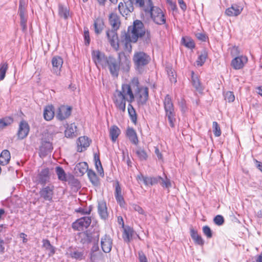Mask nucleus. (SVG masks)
<instances>
[{
  "mask_svg": "<svg viewBox=\"0 0 262 262\" xmlns=\"http://www.w3.org/2000/svg\"><path fill=\"white\" fill-rule=\"evenodd\" d=\"M139 82L138 79L136 77L133 78L129 84H122V91H121V92L124 95V96L125 95L129 96V99H127V100L129 102L132 103L134 100L135 96L133 92L135 94L137 90H139Z\"/></svg>",
  "mask_w": 262,
  "mask_h": 262,
  "instance_id": "obj_4",
  "label": "nucleus"
},
{
  "mask_svg": "<svg viewBox=\"0 0 262 262\" xmlns=\"http://www.w3.org/2000/svg\"><path fill=\"white\" fill-rule=\"evenodd\" d=\"M99 235L98 233H90L88 231L82 232L79 234L80 242L83 244L95 243L99 241Z\"/></svg>",
  "mask_w": 262,
  "mask_h": 262,
  "instance_id": "obj_8",
  "label": "nucleus"
},
{
  "mask_svg": "<svg viewBox=\"0 0 262 262\" xmlns=\"http://www.w3.org/2000/svg\"><path fill=\"white\" fill-rule=\"evenodd\" d=\"M52 64L53 66V72L57 75L60 74L61 68L63 64L62 58L58 56H54L52 59Z\"/></svg>",
  "mask_w": 262,
  "mask_h": 262,
  "instance_id": "obj_20",
  "label": "nucleus"
},
{
  "mask_svg": "<svg viewBox=\"0 0 262 262\" xmlns=\"http://www.w3.org/2000/svg\"><path fill=\"white\" fill-rule=\"evenodd\" d=\"M25 3L23 0L19 1V15L25 14Z\"/></svg>",
  "mask_w": 262,
  "mask_h": 262,
  "instance_id": "obj_61",
  "label": "nucleus"
},
{
  "mask_svg": "<svg viewBox=\"0 0 262 262\" xmlns=\"http://www.w3.org/2000/svg\"><path fill=\"white\" fill-rule=\"evenodd\" d=\"M20 17V26L22 28L23 31H25L27 28L26 23L27 19L25 16V14L19 15Z\"/></svg>",
  "mask_w": 262,
  "mask_h": 262,
  "instance_id": "obj_59",
  "label": "nucleus"
},
{
  "mask_svg": "<svg viewBox=\"0 0 262 262\" xmlns=\"http://www.w3.org/2000/svg\"><path fill=\"white\" fill-rule=\"evenodd\" d=\"M90 141L87 137L83 136L78 138L77 142V151L82 152L83 148L85 149L90 145Z\"/></svg>",
  "mask_w": 262,
  "mask_h": 262,
  "instance_id": "obj_25",
  "label": "nucleus"
},
{
  "mask_svg": "<svg viewBox=\"0 0 262 262\" xmlns=\"http://www.w3.org/2000/svg\"><path fill=\"white\" fill-rule=\"evenodd\" d=\"M225 99L229 102H232L234 101L235 97L233 92L230 91L227 92L225 95Z\"/></svg>",
  "mask_w": 262,
  "mask_h": 262,
  "instance_id": "obj_57",
  "label": "nucleus"
},
{
  "mask_svg": "<svg viewBox=\"0 0 262 262\" xmlns=\"http://www.w3.org/2000/svg\"><path fill=\"white\" fill-rule=\"evenodd\" d=\"M67 137H73L77 136V126L74 123L68 125L64 132Z\"/></svg>",
  "mask_w": 262,
  "mask_h": 262,
  "instance_id": "obj_33",
  "label": "nucleus"
},
{
  "mask_svg": "<svg viewBox=\"0 0 262 262\" xmlns=\"http://www.w3.org/2000/svg\"><path fill=\"white\" fill-rule=\"evenodd\" d=\"M55 171L59 180L61 181H67V174L62 167L60 166L56 167L55 168Z\"/></svg>",
  "mask_w": 262,
  "mask_h": 262,
  "instance_id": "obj_41",
  "label": "nucleus"
},
{
  "mask_svg": "<svg viewBox=\"0 0 262 262\" xmlns=\"http://www.w3.org/2000/svg\"><path fill=\"white\" fill-rule=\"evenodd\" d=\"M94 160L95 162V167L97 170L98 172L100 174L103 176V169L101 165V161L100 160L99 155L96 154L94 155Z\"/></svg>",
  "mask_w": 262,
  "mask_h": 262,
  "instance_id": "obj_43",
  "label": "nucleus"
},
{
  "mask_svg": "<svg viewBox=\"0 0 262 262\" xmlns=\"http://www.w3.org/2000/svg\"><path fill=\"white\" fill-rule=\"evenodd\" d=\"M132 209L134 211L138 212V213L140 214L144 215L145 216H146V214H145V211H144V210L142 209V208L141 207H140L138 205L133 204L132 205Z\"/></svg>",
  "mask_w": 262,
  "mask_h": 262,
  "instance_id": "obj_56",
  "label": "nucleus"
},
{
  "mask_svg": "<svg viewBox=\"0 0 262 262\" xmlns=\"http://www.w3.org/2000/svg\"><path fill=\"white\" fill-rule=\"evenodd\" d=\"M87 172L90 181L93 184L97 185L98 182V180L95 172L92 169H88Z\"/></svg>",
  "mask_w": 262,
  "mask_h": 262,
  "instance_id": "obj_47",
  "label": "nucleus"
},
{
  "mask_svg": "<svg viewBox=\"0 0 262 262\" xmlns=\"http://www.w3.org/2000/svg\"><path fill=\"white\" fill-rule=\"evenodd\" d=\"M160 184L164 187L169 188L171 187V182L169 179L166 178L165 180L162 178L161 180Z\"/></svg>",
  "mask_w": 262,
  "mask_h": 262,
  "instance_id": "obj_58",
  "label": "nucleus"
},
{
  "mask_svg": "<svg viewBox=\"0 0 262 262\" xmlns=\"http://www.w3.org/2000/svg\"><path fill=\"white\" fill-rule=\"evenodd\" d=\"M54 186H47L42 188L39 191V194L41 198L45 200L52 202L53 196Z\"/></svg>",
  "mask_w": 262,
  "mask_h": 262,
  "instance_id": "obj_15",
  "label": "nucleus"
},
{
  "mask_svg": "<svg viewBox=\"0 0 262 262\" xmlns=\"http://www.w3.org/2000/svg\"><path fill=\"white\" fill-rule=\"evenodd\" d=\"M136 153L140 160L145 161L147 160L148 156L144 149L140 148L137 150Z\"/></svg>",
  "mask_w": 262,
  "mask_h": 262,
  "instance_id": "obj_50",
  "label": "nucleus"
},
{
  "mask_svg": "<svg viewBox=\"0 0 262 262\" xmlns=\"http://www.w3.org/2000/svg\"><path fill=\"white\" fill-rule=\"evenodd\" d=\"M101 252L98 246V242L93 243V246L91 249L90 253V259L92 261L96 260L99 256Z\"/></svg>",
  "mask_w": 262,
  "mask_h": 262,
  "instance_id": "obj_26",
  "label": "nucleus"
},
{
  "mask_svg": "<svg viewBox=\"0 0 262 262\" xmlns=\"http://www.w3.org/2000/svg\"><path fill=\"white\" fill-rule=\"evenodd\" d=\"M120 41L123 43L124 49L128 52H130L132 48L130 43H136L137 41H133V38L130 36V35L124 31L121 33Z\"/></svg>",
  "mask_w": 262,
  "mask_h": 262,
  "instance_id": "obj_13",
  "label": "nucleus"
},
{
  "mask_svg": "<svg viewBox=\"0 0 262 262\" xmlns=\"http://www.w3.org/2000/svg\"><path fill=\"white\" fill-rule=\"evenodd\" d=\"M118 10L120 13L124 17H127L134 11V6L129 0L126 2H120L118 4Z\"/></svg>",
  "mask_w": 262,
  "mask_h": 262,
  "instance_id": "obj_11",
  "label": "nucleus"
},
{
  "mask_svg": "<svg viewBox=\"0 0 262 262\" xmlns=\"http://www.w3.org/2000/svg\"><path fill=\"white\" fill-rule=\"evenodd\" d=\"M127 110H128V114L129 115V117H130V118L132 121L135 124H136L137 120V114H136L135 110L133 107V105L130 104H128Z\"/></svg>",
  "mask_w": 262,
  "mask_h": 262,
  "instance_id": "obj_42",
  "label": "nucleus"
},
{
  "mask_svg": "<svg viewBox=\"0 0 262 262\" xmlns=\"http://www.w3.org/2000/svg\"><path fill=\"white\" fill-rule=\"evenodd\" d=\"M91 218L88 216L81 217L72 224L74 229L78 231L83 230L86 229L91 224Z\"/></svg>",
  "mask_w": 262,
  "mask_h": 262,
  "instance_id": "obj_9",
  "label": "nucleus"
},
{
  "mask_svg": "<svg viewBox=\"0 0 262 262\" xmlns=\"http://www.w3.org/2000/svg\"><path fill=\"white\" fill-rule=\"evenodd\" d=\"M151 32L148 29H146L142 36L139 37V38L142 40L143 43L146 45H149L151 42Z\"/></svg>",
  "mask_w": 262,
  "mask_h": 262,
  "instance_id": "obj_44",
  "label": "nucleus"
},
{
  "mask_svg": "<svg viewBox=\"0 0 262 262\" xmlns=\"http://www.w3.org/2000/svg\"><path fill=\"white\" fill-rule=\"evenodd\" d=\"M98 211L101 218L105 220L108 217L107 209L106 203L104 201H100L98 204Z\"/></svg>",
  "mask_w": 262,
  "mask_h": 262,
  "instance_id": "obj_24",
  "label": "nucleus"
},
{
  "mask_svg": "<svg viewBox=\"0 0 262 262\" xmlns=\"http://www.w3.org/2000/svg\"><path fill=\"white\" fill-rule=\"evenodd\" d=\"M126 135L133 144L137 145L138 143L137 135L133 128L128 127L126 130Z\"/></svg>",
  "mask_w": 262,
  "mask_h": 262,
  "instance_id": "obj_28",
  "label": "nucleus"
},
{
  "mask_svg": "<svg viewBox=\"0 0 262 262\" xmlns=\"http://www.w3.org/2000/svg\"><path fill=\"white\" fill-rule=\"evenodd\" d=\"M191 82L192 85L195 88V90L199 93H202L204 89L202 86L197 75H195L193 71L191 72Z\"/></svg>",
  "mask_w": 262,
  "mask_h": 262,
  "instance_id": "obj_29",
  "label": "nucleus"
},
{
  "mask_svg": "<svg viewBox=\"0 0 262 262\" xmlns=\"http://www.w3.org/2000/svg\"><path fill=\"white\" fill-rule=\"evenodd\" d=\"M132 6L135 5L136 7H139L144 12L147 8L151 5L152 2V0H129Z\"/></svg>",
  "mask_w": 262,
  "mask_h": 262,
  "instance_id": "obj_23",
  "label": "nucleus"
},
{
  "mask_svg": "<svg viewBox=\"0 0 262 262\" xmlns=\"http://www.w3.org/2000/svg\"><path fill=\"white\" fill-rule=\"evenodd\" d=\"M115 198L118 202L119 203L120 205L122 206L125 204L124 199L122 194L115 195Z\"/></svg>",
  "mask_w": 262,
  "mask_h": 262,
  "instance_id": "obj_63",
  "label": "nucleus"
},
{
  "mask_svg": "<svg viewBox=\"0 0 262 262\" xmlns=\"http://www.w3.org/2000/svg\"><path fill=\"white\" fill-rule=\"evenodd\" d=\"M109 21L113 28L116 30L120 26V21L119 17L115 13H112L109 17Z\"/></svg>",
  "mask_w": 262,
  "mask_h": 262,
  "instance_id": "obj_31",
  "label": "nucleus"
},
{
  "mask_svg": "<svg viewBox=\"0 0 262 262\" xmlns=\"http://www.w3.org/2000/svg\"><path fill=\"white\" fill-rule=\"evenodd\" d=\"M54 115V107L52 105L46 106L43 112V116L45 119L48 121L51 120L53 118Z\"/></svg>",
  "mask_w": 262,
  "mask_h": 262,
  "instance_id": "obj_37",
  "label": "nucleus"
},
{
  "mask_svg": "<svg viewBox=\"0 0 262 262\" xmlns=\"http://www.w3.org/2000/svg\"><path fill=\"white\" fill-rule=\"evenodd\" d=\"M242 10L243 8L241 7L234 4L227 9L225 13L227 15L229 16H237L241 13Z\"/></svg>",
  "mask_w": 262,
  "mask_h": 262,
  "instance_id": "obj_27",
  "label": "nucleus"
},
{
  "mask_svg": "<svg viewBox=\"0 0 262 262\" xmlns=\"http://www.w3.org/2000/svg\"><path fill=\"white\" fill-rule=\"evenodd\" d=\"M13 122V119L11 117H6L0 119V129H3L6 127L11 124Z\"/></svg>",
  "mask_w": 262,
  "mask_h": 262,
  "instance_id": "obj_40",
  "label": "nucleus"
},
{
  "mask_svg": "<svg viewBox=\"0 0 262 262\" xmlns=\"http://www.w3.org/2000/svg\"><path fill=\"white\" fill-rule=\"evenodd\" d=\"M124 55V59L121 61V53L118 54V58L116 59L113 56H108V60L106 63V68H107L111 75L118 77L119 73L121 69L124 72H128L130 69V60Z\"/></svg>",
  "mask_w": 262,
  "mask_h": 262,
  "instance_id": "obj_1",
  "label": "nucleus"
},
{
  "mask_svg": "<svg viewBox=\"0 0 262 262\" xmlns=\"http://www.w3.org/2000/svg\"><path fill=\"white\" fill-rule=\"evenodd\" d=\"M53 149V146L52 143L50 142V139H42L41 145L40 146V152L44 155L50 152Z\"/></svg>",
  "mask_w": 262,
  "mask_h": 262,
  "instance_id": "obj_22",
  "label": "nucleus"
},
{
  "mask_svg": "<svg viewBox=\"0 0 262 262\" xmlns=\"http://www.w3.org/2000/svg\"><path fill=\"white\" fill-rule=\"evenodd\" d=\"M42 247L49 251L48 255L49 256H52L55 252V247L51 244L50 241L47 239L42 240Z\"/></svg>",
  "mask_w": 262,
  "mask_h": 262,
  "instance_id": "obj_36",
  "label": "nucleus"
},
{
  "mask_svg": "<svg viewBox=\"0 0 262 262\" xmlns=\"http://www.w3.org/2000/svg\"><path fill=\"white\" fill-rule=\"evenodd\" d=\"M10 153L8 150H4L0 155V164L2 165H7L10 160Z\"/></svg>",
  "mask_w": 262,
  "mask_h": 262,
  "instance_id": "obj_34",
  "label": "nucleus"
},
{
  "mask_svg": "<svg viewBox=\"0 0 262 262\" xmlns=\"http://www.w3.org/2000/svg\"><path fill=\"white\" fill-rule=\"evenodd\" d=\"M145 12L149 13L153 21L157 25H162L166 22V18L163 11L160 8L154 6L152 2L147 8Z\"/></svg>",
  "mask_w": 262,
  "mask_h": 262,
  "instance_id": "obj_2",
  "label": "nucleus"
},
{
  "mask_svg": "<svg viewBox=\"0 0 262 262\" xmlns=\"http://www.w3.org/2000/svg\"><path fill=\"white\" fill-rule=\"evenodd\" d=\"M138 99V103L140 104L144 105L146 103L148 97V89L147 87L140 88L139 86V90L135 95Z\"/></svg>",
  "mask_w": 262,
  "mask_h": 262,
  "instance_id": "obj_12",
  "label": "nucleus"
},
{
  "mask_svg": "<svg viewBox=\"0 0 262 262\" xmlns=\"http://www.w3.org/2000/svg\"><path fill=\"white\" fill-rule=\"evenodd\" d=\"M203 232L207 238H210L212 237V231L209 226H204L203 227Z\"/></svg>",
  "mask_w": 262,
  "mask_h": 262,
  "instance_id": "obj_54",
  "label": "nucleus"
},
{
  "mask_svg": "<svg viewBox=\"0 0 262 262\" xmlns=\"http://www.w3.org/2000/svg\"><path fill=\"white\" fill-rule=\"evenodd\" d=\"M104 22L103 19L98 17L94 21V26L96 34H100L104 29Z\"/></svg>",
  "mask_w": 262,
  "mask_h": 262,
  "instance_id": "obj_35",
  "label": "nucleus"
},
{
  "mask_svg": "<svg viewBox=\"0 0 262 262\" xmlns=\"http://www.w3.org/2000/svg\"><path fill=\"white\" fill-rule=\"evenodd\" d=\"M248 58L246 56H238L232 59L231 66L235 70H239L244 67V64L247 62Z\"/></svg>",
  "mask_w": 262,
  "mask_h": 262,
  "instance_id": "obj_21",
  "label": "nucleus"
},
{
  "mask_svg": "<svg viewBox=\"0 0 262 262\" xmlns=\"http://www.w3.org/2000/svg\"><path fill=\"white\" fill-rule=\"evenodd\" d=\"M146 30L143 23L141 20L137 19L134 21L133 25L128 27L126 33H128L130 35L133 41H138Z\"/></svg>",
  "mask_w": 262,
  "mask_h": 262,
  "instance_id": "obj_5",
  "label": "nucleus"
},
{
  "mask_svg": "<svg viewBox=\"0 0 262 262\" xmlns=\"http://www.w3.org/2000/svg\"><path fill=\"white\" fill-rule=\"evenodd\" d=\"M138 254L140 262H147V258L142 252H139Z\"/></svg>",
  "mask_w": 262,
  "mask_h": 262,
  "instance_id": "obj_64",
  "label": "nucleus"
},
{
  "mask_svg": "<svg viewBox=\"0 0 262 262\" xmlns=\"http://www.w3.org/2000/svg\"><path fill=\"white\" fill-rule=\"evenodd\" d=\"M71 107L61 106L58 109L56 117L60 120H64L71 115Z\"/></svg>",
  "mask_w": 262,
  "mask_h": 262,
  "instance_id": "obj_18",
  "label": "nucleus"
},
{
  "mask_svg": "<svg viewBox=\"0 0 262 262\" xmlns=\"http://www.w3.org/2000/svg\"><path fill=\"white\" fill-rule=\"evenodd\" d=\"M166 71L169 78V80L171 82L176 83L177 82L176 74L174 70L171 67H167Z\"/></svg>",
  "mask_w": 262,
  "mask_h": 262,
  "instance_id": "obj_46",
  "label": "nucleus"
},
{
  "mask_svg": "<svg viewBox=\"0 0 262 262\" xmlns=\"http://www.w3.org/2000/svg\"><path fill=\"white\" fill-rule=\"evenodd\" d=\"M88 169V165L84 162L78 163L74 168L76 173L80 176H83Z\"/></svg>",
  "mask_w": 262,
  "mask_h": 262,
  "instance_id": "obj_30",
  "label": "nucleus"
},
{
  "mask_svg": "<svg viewBox=\"0 0 262 262\" xmlns=\"http://www.w3.org/2000/svg\"><path fill=\"white\" fill-rule=\"evenodd\" d=\"M182 43L185 47L190 49L193 48L195 46L193 40L187 37L182 38Z\"/></svg>",
  "mask_w": 262,
  "mask_h": 262,
  "instance_id": "obj_49",
  "label": "nucleus"
},
{
  "mask_svg": "<svg viewBox=\"0 0 262 262\" xmlns=\"http://www.w3.org/2000/svg\"><path fill=\"white\" fill-rule=\"evenodd\" d=\"M133 60L136 69L140 73H142L143 72L144 67L150 61V57L144 52L140 51L135 53Z\"/></svg>",
  "mask_w": 262,
  "mask_h": 262,
  "instance_id": "obj_3",
  "label": "nucleus"
},
{
  "mask_svg": "<svg viewBox=\"0 0 262 262\" xmlns=\"http://www.w3.org/2000/svg\"><path fill=\"white\" fill-rule=\"evenodd\" d=\"M92 210V207L90 206L89 209L87 208H79L77 212H80L83 214H90Z\"/></svg>",
  "mask_w": 262,
  "mask_h": 262,
  "instance_id": "obj_62",
  "label": "nucleus"
},
{
  "mask_svg": "<svg viewBox=\"0 0 262 262\" xmlns=\"http://www.w3.org/2000/svg\"><path fill=\"white\" fill-rule=\"evenodd\" d=\"M113 240L109 235H105L101 239V246L104 253H109L112 249Z\"/></svg>",
  "mask_w": 262,
  "mask_h": 262,
  "instance_id": "obj_17",
  "label": "nucleus"
},
{
  "mask_svg": "<svg viewBox=\"0 0 262 262\" xmlns=\"http://www.w3.org/2000/svg\"><path fill=\"white\" fill-rule=\"evenodd\" d=\"M214 223L218 226L222 225L224 223V219L221 215H217L213 219Z\"/></svg>",
  "mask_w": 262,
  "mask_h": 262,
  "instance_id": "obj_55",
  "label": "nucleus"
},
{
  "mask_svg": "<svg viewBox=\"0 0 262 262\" xmlns=\"http://www.w3.org/2000/svg\"><path fill=\"white\" fill-rule=\"evenodd\" d=\"M106 35L111 46L115 50H118L119 48V44L118 42V35L116 31L113 30L107 31L106 32Z\"/></svg>",
  "mask_w": 262,
  "mask_h": 262,
  "instance_id": "obj_19",
  "label": "nucleus"
},
{
  "mask_svg": "<svg viewBox=\"0 0 262 262\" xmlns=\"http://www.w3.org/2000/svg\"><path fill=\"white\" fill-rule=\"evenodd\" d=\"M50 180L49 169L45 168L41 170L36 178V182L37 184L44 185Z\"/></svg>",
  "mask_w": 262,
  "mask_h": 262,
  "instance_id": "obj_16",
  "label": "nucleus"
},
{
  "mask_svg": "<svg viewBox=\"0 0 262 262\" xmlns=\"http://www.w3.org/2000/svg\"><path fill=\"white\" fill-rule=\"evenodd\" d=\"M190 235L194 243L199 245L203 246L204 244V241L201 235H199L198 232L193 229H190Z\"/></svg>",
  "mask_w": 262,
  "mask_h": 262,
  "instance_id": "obj_32",
  "label": "nucleus"
},
{
  "mask_svg": "<svg viewBox=\"0 0 262 262\" xmlns=\"http://www.w3.org/2000/svg\"><path fill=\"white\" fill-rule=\"evenodd\" d=\"M59 15L60 17L64 19L68 18L69 12L66 7H63L62 5H59Z\"/></svg>",
  "mask_w": 262,
  "mask_h": 262,
  "instance_id": "obj_48",
  "label": "nucleus"
},
{
  "mask_svg": "<svg viewBox=\"0 0 262 262\" xmlns=\"http://www.w3.org/2000/svg\"><path fill=\"white\" fill-rule=\"evenodd\" d=\"M84 37L85 40V43L86 45H89L90 42V38L89 35V29L87 28H84Z\"/></svg>",
  "mask_w": 262,
  "mask_h": 262,
  "instance_id": "obj_60",
  "label": "nucleus"
},
{
  "mask_svg": "<svg viewBox=\"0 0 262 262\" xmlns=\"http://www.w3.org/2000/svg\"><path fill=\"white\" fill-rule=\"evenodd\" d=\"M92 56L93 60L98 68L101 66L102 68H106L108 56H106L104 53L99 50L93 51Z\"/></svg>",
  "mask_w": 262,
  "mask_h": 262,
  "instance_id": "obj_7",
  "label": "nucleus"
},
{
  "mask_svg": "<svg viewBox=\"0 0 262 262\" xmlns=\"http://www.w3.org/2000/svg\"><path fill=\"white\" fill-rule=\"evenodd\" d=\"M164 104L166 116L168 118L170 126L173 127L174 126V121H176L175 113L173 103L169 95L166 96L164 101Z\"/></svg>",
  "mask_w": 262,
  "mask_h": 262,
  "instance_id": "obj_6",
  "label": "nucleus"
},
{
  "mask_svg": "<svg viewBox=\"0 0 262 262\" xmlns=\"http://www.w3.org/2000/svg\"><path fill=\"white\" fill-rule=\"evenodd\" d=\"M207 54L205 51H203L201 53V54L199 55L197 60L196 63L198 66H202L204 63L205 62L206 59L207 58Z\"/></svg>",
  "mask_w": 262,
  "mask_h": 262,
  "instance_id": "obj_52",
  "label": "nucleus"
},
{
  "mask_svg": "<svg viewBox=\"0 0 262 262\" xmlns=\"http://www.w3.org/2000/svg\"><path fill=\"white\" fill-rule=\"evenodd\" d=\"M125 97L120 91L116 90L114 94V102L117 108L123 112L125 111Z\"/></svg>",
  "mask_w": 262,
  "mask_h": 262,
  "instance_id": "obj_10",
  "label": "nucleus"
},
{
  "mask_svg": "<svg viewBox=\"0 0 262 262\" xmlns=\"http://www.w3.org/2000/svg\"><path fill=\"white\" fill-rule=\"evenodd\" d=\"M29 130L30 127L28 123L24 120L20 121L17 133L18 138L20 140L25 138L28 136Z\"/></svg>",
  "mask_w": 262,
  "mask_h": 262,
  "instance_id": "obj_14",
  "label": "nucleus"
},
{
  "mask_svg": "<svg viewBox=\"0 0 262 262\" xmlns=\"http://www.w3.org/2000/svg\"><path fill=\"white\" fill-rule=\"evenodd\" d=\"M212 129H213V132L215 136L219 137L221 136V130L220 127L219 125L218 124V123L215 121L213 122Z\"/></svg>",
  "mask_w": 262,
  "mask_h": 262,
  "instance_id": "obj_53",
  "label": "nucleus"
},
{
  "mask_svg": "<svg viewBox=\"0 0 262 262\" xmlns=\"http://www.w3.org/2000/svg\"><path fill=\"white\" fill-rule=\"evenodd\" d=\"M120 134V129L116 125L112 126L110 129V136L113 142H115Z\"/></svg>",
  "mask_w": 262,
  "mask_h": 262,
  "instance_id": "obj_38",
  "label": "nucleus"
},
{
  "mask_svg": "<svg viewBox=\"0 0 262 262\" xmlns=\"http://www.w3.org/2000/svg\"><path fill=\"white\" fill-rule=\"evenodd\" d=\"M8 69V64L7 62H3L0 64V80H3L5 78Z\"/></svg>",
  "mask_w": 262,
  "mask_h": 262,
  "instance_id": "obj_45",
  "label": "nucleus"
},
{
  "mask_svg": "<svg viewBox=\"0 0 262 262\" xmlns=\"http://www.w3.org/2000/svg\"><path fill=\"white\" fill-rule=\"evenodd\" d=\"M83 255V253L82 252H80L76 250L71 251L70 253V256L72 258H75L76 259H82Z\"/></svg>",
  "mask_w": 262,
  "mask_h": 262,
  "instance_id": "obj_51",
  "label": "nucleus"
},
{
  "mask_svg": "<svg viewBox=\"0 0 262 262\" xmlns=\"http://www.w3.org/2000/svg\"><path fill=\"white\" fill-rule=\"evenodd\" d=\"M134 230L129 227H126L124 229V232L123 234V238L124 241L129 242L132 238Z\"/></svg>",
  "mask_w": 262,
  "mask_h": 262,
  "instance_id": "obj_39",
  "label": "nucleus"
}]
</instances>
